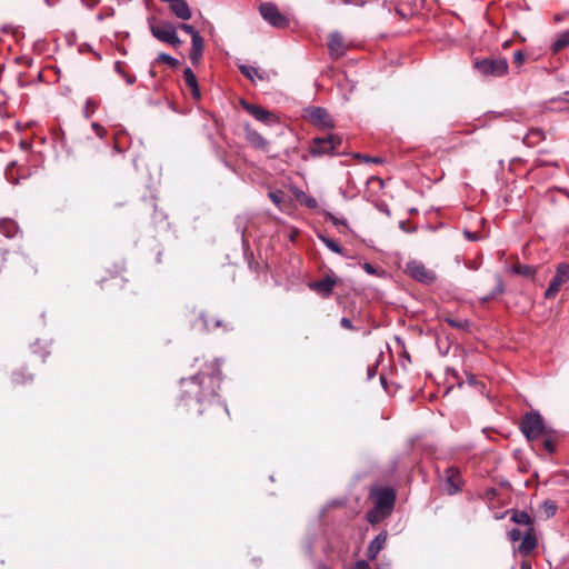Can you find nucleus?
I'll return each instance as SVG.
<instances>
[{
    "label": "nucleus",
    "instance_id": "57",
    "mask_svg": "<svg viewBox=\"0 0 569 569\" xmlns=\"http://www.w3.org/2000/svg\"><path fill=\"white\" fill-rule=\"evenodd\" d=\"M149 73L151 77H156V71L153 69H150Z\"/></svg>",
    "mask_w": 569,
    "mask_h": 569
},
{
    "label": "nucleus",
    "instance_id": "10",
    "mask_svg": "<svg viewBox=\"0 0 569 569\" xmlns=\"http://www.w3.org/2000/svg\"><path fill=\"white\" fill-rule=\"evenodd\" d=\"M259 11L262 18L276 28H286L289 24L288 19L272 3H262Z\"/></svg>",
    "mask_w": 569,
    "mask_h": 569
},
{
    "label": "nucleus",
    "instance_id": "5",
    "mask_svg": "<svg viewBox=\"0 0 569 569\" xmlns=\"http://www.w3.org/2000/svg\"><path fill=\"white\" fill-rule=\"evenodd\" d=\"M520 428L529 441L536 440L545 431L543 419L538 412L526 413L521 420Z\"/></svg>",
    "mask_w": 569,
    "mask_h": 569
},
{
    "label": "nucleus",
    "instance_id": "25",
    "mask_svg": "<svg viewBox=\"0 0 569 569\" xmlns=\"http://www.w3.org/2000/svg\"><path fill=\"white\" fill-rule=\"evenodd\" d=\"M0 232L7 238H13L19 233V227L14 220L6 218L0 221Z\"/></svg>",
    "mask_w": 569,
    "mask_h": 569
},
{
    "label": "nucleus",
    "instance_id": "36",
    "mask_svg": "<svg viewBox=\"0 0 569 569\" xmlns=\"http://www.w3.org/2000/svg\"><path fill=\"white\" fill-rule=\"evenodd\" d=\"M326 220L332 222L336 227L347 228L345 219H339L330 212H326Z\"/></svg>",
    "mask_w": 569,
    "mask_h": 569
},
{
    "label": "nucleus",
    "instance_id": "47",
    "mask_svg": "<svg viewBox=\"0 0 569 569\" xmlns=\"http://www.w3.org/2000/svg\"><path fill=\"white\" fill-rule=\"evenodd\" d=\"M465 236L466 238H468L470 241H477L480 239V234L478 232H470V231H465Z\"/></svg>",
    "mask_w": 569,
    "mask_h": 569
},
{
    "label": "nucleus",
    "instance_id": "33",
    "mask_svg": "<svg viewBox=\"0 0 569 569\" xmlns=\"http://www.w3.org/2000/svg\"><path fill=\"white\" fill-rule=\"evenodd\" d=\"M557 503L552 500H546L541 503V510L546 518H551L556 515Z\"/></svg>",
    "mask_w": 569,
    "mask_h": 569
},
{
    "label": "nucleus",
    "instance_id": "30",
    "mask_svg": "<svg viewBox=\"0 0 569 569\" xmlns=\"http://www.w3.org/2000/svg\"><path fill=\"white\" fill-rule=\"evenodd\" d=\"M296 199L299 201L300 204H302L309 209H315L318 206V202L313 197L307 194L306 192H303L301 190L296 192Z\"/></svg>",
    "mask_w": 569,
    "mask_h": 569
},
{
    "label": "nucleus",
    "instance_id": "54",
    "mask_svg": "<svg viewBox=\"0 0 569 569\" xmlns=\"http://www.w3.org/2000/svg\"><path fill=\"white\" fill-rule=\"evenodd\" d=\"M327 244H328V247H329L330 249H333V250L340 249V248H339L336 243H333V242H328Z\"/></svg>",
    "mask_w": 569,
    "mask_h": 569
},
{
    "label": "nucleus",
    "instance_id": "24",
    "mask_svg": "<svg viewBox=\"0 0 569 569\" xmlns=\"http://www.w3.org/2000/svg\"><path fill=\"white\" fill-rule=\"evenodd\" d=\"M183 78H184L186 84L191 89L192 97L194 99H199L200 90H199L198 81H197L196 74L193 73V71L190 68H186L183 70Z\"/></svg>",
    "mask_w": 569,
    "mask_h": 569
},
{
    "label": "nucleus",
    "instance_id": "12",
    "mask_svg": "<svg viewBox=\"0 0 569 569\" xmlns=\"http://www.w3.org/2000/svg\"><path fill=\"white\" fill-rule=\"evenodd\" d=\"M308 118L313 126L328 129L333 128V120L329 112L321 107H311L307 110Z\"/></svg>",
    "mask_w": 569,
    "mask_h": 569
},
{
    "label": "nucleus",
    "instance_id": "29",
    "mask_svg": "<svg viewBox=\"0 0 569 569\" xmlns=\"http://www.w3.org/2000/svg\"><path fill=\"white\" fill-rule=\"evenodd\" d=\"M569 44V30L560 33L551 46L553 53H558Z\"/></svg>",
    "mask_w": 569,
    "mask_h": 569
},
{
    "label": "nucleus",
    "instance_id": "21",
    "mask_svg": "<svg viewBox=\"0 0 569 569\" xmlns=\"http://www.w3.org/2000/svg\"><path fill=\"white\" fill-rule=\"evenodd\" d=\"M239 70L246 78H248L252 82H254L256 79L260 81L269 79L268 74L264 71L252 66L240 64Z\"/></svg>",
    "mask_w": 569,
    "mask_h": 569
},
{
    "label": "nucleus",
    "instance_id": "39",
    "mask_svg": "<svg viewBox=\"0 0 569 569\" xmlns=\"http://www.w3.org/2000/svg\"><path fill=\"white\" fill-rule=\"evenodd\" d=\"M94 133L99 137V138H104L106 134H107V130L106 128H103L101 124H99L98 122H93L91 124Z\"/></svg>",
    "mask_w": 569,
    "mask_h": 569
},
{
    "label": "nucleus",
    "instance_id": "48",
    "mask_svg": "<svg viewBox=\"0 0 569 569\" xmlns=\"http://www.w3.org/2000/svg\"><path fill=\"white\" fill-rule=\"evenodd\" d=\"M114 70H116L119 74H121L122 77L127 73V72L124 71V66H123V63H122V62H120V61H118V62H116V63H114Z\"/></svg>",
    "mask_w": 569,
    "mask_h": 569
},
{
    "label": "nucleus",
    "instance_id": "31",
    "mask_svg": "<svg viewBox=\"0 0 569 569\" xmlns=\"http://www.w3.org/2000/svg\"><path fill=\"white\" fill-rule=\"evenodd\" d=\"M503 291H505L503 281H502V279L500 277H497L496 278V286H495L493 290L488 296H485L482 298V301L487 302V301H489L491 299H495L497 296L501 295Z\"/></svg>",
    "mask_w": 569,
    "mask_h": 569
},
{
    "label": "nucleus",
    "instance_id": "18",
    "mask_svg": "<svg viewBox=\"0 0 569 569\" xmlns=\"http://www.w3.org/2000/svg\"><path fill=\"white\" fill-rule=\"evenodd\" d=\"M169 8L171 13L181 20H189L192 16L191 9L186 0H174L169 3Z\"/></svg>",
    "mask_w": 569,
    "mask_h": 569
},
{
    "label": "nucleus",
    "instance_id": "2",
    "mask_svg": "<svg viewBox=\"0 0 569 569\" xmlns=\"http://www.w3.org/2000/svg\"><path fill=\"white\" fill-rule=\"evenodd\" d=\"M342 143L341 137L329 133L326 137H317L312 139L309 147V153L312 157L333 156L339 153Z\"/></svg>",
    "mask_w": 569,
    "mask_h": 569
},
{
    "label": "nucleus",
    "instance_id": "41",
    "mask_svg": "<svg viewBox=\"0 0 569 569\" xmlns=\"http://www.w3.org/2000/svg\"><path fill=\"white\" fill-rule=\"evenodd\" d=\"M12 380L14 383H24L27 380H31V376L24 377L22 372H14L12 376Z\"/></svg>",
    "mask_w": 569,
    "mask_h": 569
},
{
    "label": "nucleus",
    "instance_id": "7",
    "mask_svg": "<svg viewBox=\"0 0 569 569\" xmlns=\"http://www.w3.org/2000/svg\"><path fill=\"white\" fill-rule=\"evenodd\" d=\"M569 281V263L561 262L556 268V273L551 279L547 290L545 291L546 299L555 298L562 284Z\"/></svg>",
    "mask_w": 569,
    "mask_h": 569
},
{
    "label": "nucleus",
    "instance_id": "38",
    "mask_svg": "<svg viewBox=\"0 0 569 569\" xmlns=\"http://www.w3.org/2000/svg\"><path fill=\"white\" fill-rule=\"evenodd\" d=\"M522 536H523L522 532L516 528L508 531V538L512 542L521 540Z\"/></svg>",
    "mask_w": 569,
    "mask_h": 569
},
{
    "label": "nucleus",
    "instance_id": "9",
    "mask_svg": "<svg viewBox=\"0 0 569 569\" xmlns=\"http://www.w3.org/2000/svg\"><path fill=\"white\" fill-rule=\"evenodd\" d=\"M375 507L391 513L396 502V492L392 488L382 487L372 491Z\"/></svg>",
    "mask_w": 569,
    "mask_h": 569
},
{
    "label": "nucleus",
    "instance_id": "49",
    "mask_svg": "<svg viewBox=\"0 0 569 569\" xmlns=\"http://www.w3.org/2000/svg\"><path fill=\"white\" fill-rule=\"evenodd\" d=\"M363 269L369 273V274H375L376 273V269L372 264L370 263H365L363 264Z\"/></svg>",
    "mask_w": 569,
    "mask_h": 569
},
{
    "label": "nucleus",
    "instance_id": "56",
    "mask_svg": "<svg viewBox=\"0 0 569 569\" xmlns=\"http://www.w3.org/2000/svg\"><path fill=\"white\" fill-rule=\"evenodd\" d=\"M375 373H376V370L373 368L368 370L369 378L373 377Z\"/></svg>",
    "mask_w": 569,
    "mask_h": 569
},
{
    "label": "nucleus",
    "instance_id": "45",
    "mask_svg": "<svg viewBox=\"0 0 569 569\" xmlns=\"http://www.w3.org/2000/svg\"><path fill=\"white\" fill-rule=\"evenodd\" d=\"M357 158L363 160L365 162L381 163V159H379V158H370V157L361 156V154H357Z\"/></svg>",
    "mask_w": 569,
    "mask_h": 569
},
{
    "label": "nucleus",
    "instance_id": "8",
    "mask_svg": "<svg viewBox=\"0 0 569 569\" xmlns=\"http://www.w3.org/2000/svg\"><path fill=\"white\" fill-rule=\"evenodd\" d=\"M406 272L415 280L425 284H430L436 280V273L417 260H412L407 263Z\"/></svg>",
    "mask_w": 569,
    "mask_h": 569
},
{
    "label": "nucleus",
    "instance_id": "28",
    "mask_svg": "<svg viewBox=\"0 0 569 569\" xmlns=\"http://www.w3.org/2000/svg\"><path fill=\"white\" fill-rule=\"evenodd\" d=\"M389 516L386 511L378 509L377 507H373L371 510H369L366 515V519L368 522L376 525L386 519Z\"/></svg>",
    "mask_w": 569,
    "mask_h": 569
},
{
    "label": "nucleus",
    "instance_id": "23",
    "mask_svg": "<svg viewBox=\"0 0 569 569\" xmlns=\"http://www.w3.org/2000/svg\"><path fill=\"white\" fill-rule=\"evenodd\" d=\"M546 139L545 132L541 129L532 128L527 134L523 137L522 142L529 147L533 148L539 144L541 141Z\"/></svg>",
    "mask_w": 569,
    "mask_h": 569
},
{
    "label": "nucleus",
    "instance_id": "51",
    "mask_svg": "<svg viewBox=\"0 0 569 569\" xmlns=\"http://www.w3.org/2000/svg\"><path fill=\"white\" fill-rule=\"evenodd\" d=\"M123 78L128 84H133L136 82V77L133 74L126 73Z\"/></svg>",
    "mask_w": 569,
    "mask_h": 569
},
{
    "label": "nucleus",
    "instance_id": "19",
    "mask_svg": "<svg viewBox=\"0 0 569 569\" xmlns=\"http://www.w3.org/2000/svg\"><path fill=\"white\" fill-rule=\"evenodd\" d=\"M387 541V532L382 531L375 537L367 549V557L371 560L376 559L379 552L385 548Z\"/></svg>",
    "mask_w": 569,
    "mask_h": 569
},
{
    "label": "nucleus",
    "instance_id": "43",
    "mask_svg": "<svg viewBox=\"0 0 569 569\" xmlns=\"http://www.w3.org/2000/svg\"><path fill=\"white\" fill-rule=\"evenodd\" d=\"M543 448L549 452L552 453L556 450L555 443L551 439H546L543 441Z\"/></svg>",
    "mask_w": 569,
    "mask_h": 569
},
{
    "label": "nucleus",
    "instance_id": "42",
    "mask_svg": "<svg viewBox=\"0 0 569 569\" xmlns=\"http://www.w3.org/2000/svg\"><path fill=\"white\" fill-rule=\"evenodd\" d=\"M340 325L342 328H345L347 330H352V331L356 330V327L352 325V322L349 318H346V317L341 318Z\"/></svg>",
    "mask_w": 569,
    "mask_h": 569
},
{
    "label": "nucleus",
    "instance_id": "13",
    "mask_svg": "<svg viewBox=\"0 0 569 569\" xmlns=\"http://www.w3.org/2000/svg\"><path fill=\"white\" fill-rule=\"evenodd\" d=\"M240 106L258 121H261L263 123H269V122L276 120V116L272 112L263 109L262 107H260L258 104H253V103L248 102L247 100L241 99Z\"/></svg>",
    "mask_w": 569,
    "mask_h": 569
},
{
    "label": "nucleus",
    "instance_id": "27",
    "mask_svg": "<svg viewBox=\"0 0 569 569\" xmlns=\"http://www.w3.org/2000/svg\"><path fill=\"white\" fill-rule=\"evenodd\" d=\"M269 198L281 210H283L289 202L288 196L282 190L269 192Z\"/></svg>",
    "mask_w": 569,
    "mask_h": 569
},
{
    "label": "nucleus",
    "instance_id": "16",
    "mask_svg": "<svg viewBox=\"0 0 569 569\" xmlns=\"http://www.w3.org/2000/svg\"><path fill=\"white\" fill-rule=\"evenodd\" d=\"M328 49L332 57L340 58L343 56L347 46L343 37L339 32H332L328 39Z\"/></svg>",
    "mask_w": 569,
    "mask_h": 569
},
{
    "label": "nucleus",
    "instance_id": "11",
    "mask_svg": "<svg viewBox=\"0 0 569 569\" xmlns=\"http://www.w3.org/2000/svg\"><path fill=\"white\" fill-rule=\"evenodd\" d=\"M462 478L460 470L456 467H449L445 470L443 488L448 495H456L461 490Z\"/></svg>",
    "mask_w": 569,
    "mask_h": 569
},
{
    "label": "nucleus",
    "instance_id": "50",
    "mask_svg": "<svg viewBox=\"0 0 569 569\" xmlns=\"http://www.w3.org/2000/svg\"><path fill=\"white\" fill-rule=\"evenodd\" d=\"M243 256H244L246 260L248 261L249 266L251 267V259L253 257V251L244 250Z\"/></svg>",
    "mask_w": 569,
    "mask_h": 569
},
{
    "label": "nucleus",
    "instance_id": "4",
    "mask_svg": "<svg viewBox=\"0 0 569 569\" xmlns=\"http://www.w3.org/2000/svg\"><path fill=\"white\" fill-rule=\"evenodd\" d=\"M475 69L485 77H502L508 73V61L502 57H490L473 61Z\"/></svg>",
    "mask_w": 569,
    "mask_h": 569
},
{
    "label": "nucleus",
    "instance_id": "17",
    "mask_svg": "<svg viewBox=\"0 0 569 569\" xmlns=\"http://www.w3.org/2000/svg\"><path fill=\"white\" fill-rule=\"evenodd\" d=\"M506 269L508 272L525 278H532L536 273V268L529 264H521L519 262L509 263L506 259Z\"/></svg>",
    "mask_w": 569,
    "mask_h": 569
},
{
    "label": "nucleus",
    "instance_id": "22",
    "mask_svg": "<svg viewBox=\"0 0 569 569\" xmlns=\"http://www.w3.org/2000/svg\"><path fill=\"white\" fill-rule=\"evenodd\" d=\"M191 41L192 48L189 58L193 64H197L203 54L204 43L202 37L196 34L193 36V39H191Z\"/></svg>",
    "mask_w": 569,
    "mask_h": 569
},
{
    "label": "nucleus",
    "instance_id": "58",
    "mask_svg": "<svg viewBox=\"0 0 569 569\" xmlns=\"http://www.w3.org/2000/svg\"><path fill=\"white\" fill-rule=\"evenodd\" d=\"M505 256H506V252H505V251H502V252H501V254H500V259H503V258H505Z\"/></svg>",
    "mask_w": 569,
    "mask_h": 569
},
{
    "label": "nucleus",
    "instance_id": "6",
    "mask_svg": "<svg viewBox=\"0 0 569 569\" xmlns=\"http://www.w3.org/2000/svg\"><path fill=\"white\" fill-rule=\"evenodd\" d=\"M150 31L157 40L170 44L176 49L182 44V41L177 34L176 28L170 22L151 24Z\"/></svg>",
    "mask_w": 569,
    "mask_h": 569
},
{
    "label": "nucleus",
    "instance_id": "44",
    "mask_svg": "<svg viewBox=\"0 0 569 569\" xmlns=\"http://www.w3.org/2000/svg\"><path fill=\"white\" fill-rule=\"evenodd\" d=\"M559 102L562 104L563 110L569 111V92H566L562 98L559 99Z\"/></svg>",
    "mask_w": 569,
    "mask_h": 569
},
{
    "label": "nucleus",
    "instance_id": "26",
    "mask_svg": "<svg viewBox=\"0 0 569 569\" xmlns=\"http://www.w3.org/2000/svg\"><path fill=\"white\" fill-rule=\"evenodd\" d=\"M511 521L519 526L532 527V519L527 511L512 510Z\"/></svg>",
    "mask_w": 569,
    "mask_h": 569
},
{
    "label": "nucleus",
    "instance_id": "40",
    "mask_svg": "<svg viewBox=\"0 0 569 569\" xmlns=\"http://www.w3.org/2000/svg\"><path fill=\"white\" fill-rule=\"evenodd\" d=\"M179 28H180L182 31H184V32L189 33V34L191 36V39H193V36H194V34H196V36H200V34H199V32H198V31H197V30H196L191 24L181 23V24L179 26Z\"/></svg>",
    "mask_w": 569,
    "mask_h": 569
},
{
    "label": "nucleus",
    "instance_id": "14",
    "mask_svg": "<svg viewBox=\"0 0 569 569\" xmlns=\"http://www.w3.org/2000/svg\"><path fill=\"white\" fill-rule=\"evenodd\" d=\"M336 279L331 276H326L322 279L309 284L310 289L319 293L322 298H329L332 293Z\"/></svg>",
    "mask_w": 569,
    "mask_h": 569
},
{
    "label": "nucleus",
    "instance_id": "15",
    "mask_svg": "<svg viewBox=\"0 0 569 569\" xmlns=\"http://www.w3.org/2000/svg\"><path fill=\"white\" fill-rule=\"evenodd\" d=\"M537 547V537L535 535L533 527L527 529L521 538V542L518 547V551L522 556L530 555Z\"/></svg>",
    "mask_w": 569,
    "mask_h": 569
},
{
    "label": "nucleus",
    "instance_id": "1",
    "mask_svg": "<svg viewBox=\"0 0 569 569\" xmlns=\"http://www.w3.org/2000/svg\"><path fill=\"white\" fill-rule=\"evenodd\" d=\"M222 380L219 360H214L207 368L193 377L181 379V400L187 405L191 400L202 403L213 399L220 389Z\"/></svg>",
    "mask_w": 569,
    "mask_h": 569
},
{
    "label": "nucleus",
    "instance_id": "55",
    "mask_svg": "<svg viewBox=\"0 0 569 569\" xmlns=\"http://www.w3.org/2000/svg\"><path fill=\"white\" fill-rule=\"evenodd\" d=\"M20 146H21L22 149H28L29 148V143L27 141H21Z\"/></svg>",
    "mask_w": 569,
    "mask_h": 569
},
{
    "label": "nucleus",
    "instance_id": "46",
    "mask_svg": "<svg viewBox=\"0 0 569 569\" xmlns=\"http://www.w3.org/2000/svg\"><path fill=\"white\" fill-rule=\"evenodd\" d=\"M356 569H371L370 565L366 560H358L355 565Z\"/></svg>",
    "mask_w": 569,
    "mask_h": 569
},
{
    "label": "nucleus",
    "instance_id": "35",
    "mask_svg": "<svg viewBox=\"0 0 569 569\" xmlns=\"http://www.w3.org/2000/svg\"><path fill=\"white\" fill-rule=\"evenodd\" d=\"M97 109H98V102L92 99H88L86 101L84 109H83L84 117L87 119H89L96 112Z\"/></svg>",
    "mask_w": 569,
    "mask_h": 569
},
{
    "label": "nucleus",
    "instance_id": "59",
    "mask_svg": "<svg viewBox=\"0 0 569 569\" xmlns=\"http://www.w3.org/2000/svg\"><path fill=\"white\" fill-rule=\"evenodd\" d=\"M507 47H509V41L503 43V48H507Z\"/></svg>",
    "mask_w": 569,
    "mask_h": 569
},
{
    "label": "nucleus",
    "instance_id": "3",
    "mask_svg": "<svg viewBox=\"0 0 569 569\" xmlns=\"http://www.w3.org/2000/svg\"><path fill=\"white\" fill-rule=\"evenodd\" d=\"M192 326L203 332H212L216 330L229 331L233 329L230 321L223 320L210 311H200L197 319L192 322Z\"/></svg>",
    "mask_w": 569,
    "mask_h": 569
},
{
    "label": "nucleus",
    "instance_id": "32",
    "mask_svg": "<svg viewBox=\"0 0 569 569\" xmlns=\"http://www.w3.org/2000/svg\"><path fill=\"white\" fill-rule=\"evenodd\" d=\"M157 62L167 63L169 67H171L173 69L178 68V66H179V61L176 58H173L164 52H161L158 54V57L154 60L152 66H154Z\"/></svg>",
    "mask_w": 569,
    "mask_h": 569
},
{
    "label": "nucleus",
    "instance_id": "52",
    "mask_svg": "<svg viewBox=\"0 0 569 569\" xmlns=\"http://www.w3.org/2000/svg\"><path fill=\"white\" fill-rule=\"evenodd\" d=\"M467 381L470 383V385H475L477 382V378L475 375H471V373H467Z\"/></svg>",
    "mask_w": 569,
    "mask_h": 569
},
{
    "label": "nucleus",
    "instance_id": "20",
    "mask_svg": "<svg viewBox=\"0 0 569 569\" xmlns=\"http://www.w3.org/2000/svg\"><path fill=\"white\" fill-rule=\"evenodd\" d=\"M246 140L251 147L259 150H267L268 141L256 130L246 126Z\"/></svg>",
    "mask_w": 569,
    "mask_h": 569
},
{
    "label": "nucleus",
    "instance_id": "34",
    "mask_svg": "<svg viewBox=\"0 0 569 569\" xmlns=\"http://www.w3.org/2000/svg\"><path fill=\"white\" fill-rule=\"evenodd\" d=\"M6 177L8 179L9 182L11 183H18L19 181V177L17 176L16 173V162L12 161L10 162L8 166H7V169H6Z\"/></svg>",
    "mask_w": 569,
    "mask_h": 569
},
{
    "label": "nucleus",
    "instance_id": "53",
    "mask_svg": "<svg viewBox=\"0 0 569 569\" xmlns=\"http://www.w3.org/2000/svg\"><path fill=\"white\" fill-rule=\"evenodd\" d=\"M520 569H531V565L529 561H522L520 565Z\"/></svg>",
    "mask_w": 569,
    "mask_h": 569
},
{
    "label": "nucleus",
    "instance_id": "37",
    "mask_svg": "<svg viewBox=\"0 0 569 569\" xmlns=\"http://www.w3.org/2000/svg\"><path fill=\"white\" fill-rule=\"evenodd\" d=\"M525 60H526V56L521 50H518L513 53L512 62L516 67H521L525 63Z\"/></svg>",
    "mask_w": 569,
    "mask_h": 569
}]
</instances>
